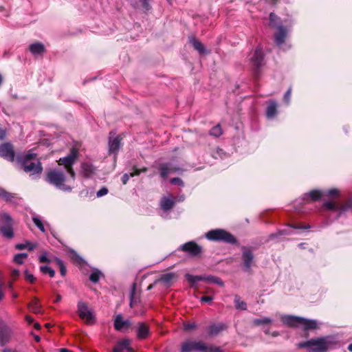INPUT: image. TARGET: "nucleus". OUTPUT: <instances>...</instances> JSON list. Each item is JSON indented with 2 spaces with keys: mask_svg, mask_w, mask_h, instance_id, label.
Here are the masks:
<instances>
[{
  "mask_svg": "<svg viewBox=\"0 0 352 352\" xmlns=\"http://www.w3.org/2000/svg\"><path fill=\"white\" fill-rule=\"evenodd\" d=\"M283 323L296 327H302L305 330L316 329H318L319 324L316 320H307L304 318L285 316L282 318Z\"/></svg>",
  "mask_w": 352,
  "mask_h": 352,
  "instance_id": "nucleus-1",
  "label": "nucleus"
},
{
  "mask_svg": "<svg viewBox=\"0 0 352 352\" xmlns=\"http://www.w3.org/2000/svg\"><path fill=\"white\" fill-rule=\"evenodd\" d=\"M36 157V154L30 151L23 157L19 159V162L21 164V167L26 173H30L31 175L41 174L43 168L40 162H32V160Z\"/></svg>",
  "mask_w": 352,
  "mask_h": 352,
  "instance_id": "nucleus-2",
  "label": "nucleus"
},
{
  "mask_svg": "<svg viewBox=\"0 0 352 352\" xmlns=\"http://www.w3.org/2000/svg\"><path fill=\"white\" fill-rule=\"evenodd\" d=\"M199 351L201 352H221L219 347L207 345L202 341H187L182 344L181 352Z\"/></svg>",
  "mask_w": 352,
  "mask_h": 352,
  "instance_id": "nucleus-3",
  "label": "nucleus"
},
{
  "mask_svg": "<svg viewBox=\"0 0 352 352\" xmlns=\"http://www.w3.org/2000/svg\"><path fill=\"white\" fill-rule=\"evenodd\" d=\"M47 181L63 191H70L72 188L64 184L65 177L63 172L58 170H52L47 175Z\"/></svg>",
  "mask_w": 352,
  "mask_h": 352,
  "instance_id": "nucleus-4",
  "label": "nucleus"
},
{
  "mask_svg": "<svg viewBox=\"0 0 352 352\" xmlns=\"http://www.w3.org/2000/svg\"><path fill=\"white\" fill-rule=\"evenodd\" d=\"M330 344V342L326 338L312 339L307 342L299 344V347L309 348L311 352H326Z\"/></svg>",
  "mask_w": 352,
  "mask_h": 352,
  "instance_id": "nucleus-5",
  "label": "nucleus"
},
{
  "mask_svg": "<svg viewBox=\"0 0 352 352\" xmlns=\"http://www.w3.org/2000/svg\"><path fill=\"white\" fill-rule=\"evenodd\" d=\"M78 157V151L76 148H72L70 151V153L65 157L60 158L57 162L58 165L64 166L67 172L69 174L70 177L73 180H74L76 177V173L73 169V165L77 160Z\"/></svg>",
  "mask_w": 352,
  "mask_h": 352,
  "instance_id": "nucleus-6",
  "label": "nucleus"
},
{
  "mask_svg": "<svg viewBox=\"0 0 352 352\" xmlns=\"http://www.w3.org/2000/svg\"><path fill=\"white\" fill-rule=\"evenodd\" d=\"M206 237L210 241H223L228 243H234L236 242L233 235L221 229L212 230L208 232Z\"/></svg>",
  "mask_w": 352,
  "mask_h": 352,
  "instance_id": "nucleus-7",
  "label": "nucleus"
},
{
  "mask_svg": "<svg viewBox=\"0 0 352 352\" xmlns=\"http://www.w3.org/2000/svg\"><path fill=\"white\" fill-rule=\"evenodd\" d=\"M12 225L13 221L9 214L0 213V232L3 236L8 239L13 237Z\"/></svg>",
  "mask_w": 352,
  "mask_h": 352,
  "instance_id": "nucleus-8",
  "label": "nucleus"
},
{
  "mask_svg": "<svg viewBox=\"0 0 352 352\" xmlns=\"http://www.w3.org/2000/svg\"><path fill=\"white\" fill-rule=\"evenodd\" d=\"M180 250L192 256H197L201 254L202 248L194 241H189L181 246Z\"/></svg>",
  "mask_w": 352,
  "mask_h": 352,
  "instance_id": "nucleus-9",
  "label": "nucleus"
},
{
  "mask_svg": "<svg viewBox=\"0 0 352 352\" xmlns=\"http://www.w3.org/2000/svg\"><path fill=\"white\" fill-rule=\"evenodd\" d=\"M78 312L80 318L87 322L90 323L93 320L91 312L88 309L85 302H79L78 304Z\"/></svg>",
  "mask_w": 352,
  "mask_h": 352,
  "instance_id": "nucleus-10",
  "label": "nucleus"
},
{
  "mask_svg": "<svg viewBox=\"0 0 352 352\" xmlns=\"http://www.w3.org/2000/svg\"><path fill=\"white\" fill-rule=\"evenodd\" d=\"M159 170L160 171V175L163 178H166L170 173L182 172V170L179 167L174 166L169 163L160 164Z\"/></svg>",
  "mask_w": 352,
  "mask_h": 352,
  "instance_id": "nucleus-11",
  "label": "nucleus"
},
{
  "mask_svg": "<svg viewBox=\"0 0 352 352\" xmlns=\"http://www.w3.org/2000/svg\"><path fill=\"white\" fill-rule=\"evenodd\" d=\"M0 157L13 162L14 160V152L12 146L9 143H5L0 146Z\"/></svg>",
  "mask_w": 352,
  "mask_h": 352,
  "instance_id": "nucleus-12",
  "label": "nucleus"
},
{
  "mask_svg": "<svg viewBox=\"0 0 352 352\" xmlns=\"http://www.w3.org/2000/svg\"><path fill=\"white\" fill-rule=\"evenodd\" d=\"M113 352H134L131 347L130 340L124 339L118 342L113 349Z\"/></svg>",
  "mask_w": 352,
  "mask_h": 352,
  "instance_id": "nucleus-13",
  "label": "nucleus"
},
{
  "mask_svg": "<svg viewBox=\"0 0 352 352\" xmlns=\"http://www.w3.org/2000/svg\"><path fill=\"white\" fill-rule=\"evenodd\" d=\"M263 58V54L262 50L261 48H256L251 58V61L255 69H258L262 65Z\"/></svg>",
  "mask_w": 352,
  "mask_h": 352,
  "instance_id": "nucleus-14",
  "label": "nucleus"
},
{
  "mask_svg": "<svg viewBox=\"0 0 352 352\" xmlns=\"http://www.w3.org/2000/svg\"><path fill=\"white\" fill-rule=\"evenodd\" d=\"M242 258L245 270H250L253 261V254L251 251L248 249L243 248Z\"/></svg>",
  "mask_w": 352,
  "mask_h": 352,
  "instance_id": "nucleus-15",
  "label": "nucleus"
},
{
  "mask_svg": "<svg viewBox=\"0 0 352 352\" xmlns=\"http://www.w3.org/2000/svg\"><path fill=\"white\" fill-rule=\"evenodd\" d=\"M131 326V322L128 320H123L121 315H118L116 317L114 322L115 329L118 331H122L123 329H126L129 328Z\"/></svg>",
  "mask_w": 352,
  "mask_h": 352,
  "instance_id": "nucleus-16",
  "label": "nucleus"
},
{
  "mask_svg": "<svg viewBox=\"0 0 352 352\" xmlns=\"http://www.w3.org/2000/svg\"><path fill=\"white\" fill-rule=\"evenodd\" d=\"M11 330L6 327H0V344L4 346L8 344L11 339Z\"/></svg>",
  "mask_w": 352,
  "mask_h": 352,
  "instance_id": "nucleus-17",
  "label": "nucleus"
},
{
  "mask_svg": "<svg viewBox=\"0 0 352 352\" xmlns=\"http://www.w3.org/2000/svg\"><path fill=\"white\" fill-rule=\"evenodd\" d=\"M81 173L85 177H90L96 173L95 167L90 163L84 162L81 164Z\"/></svg>",
  "mask_w": 352,
  "mask_h": 352,
  "instance_id": "nucleus-18",
  "label": "nucleus"
},
{
  "mask_svg": "<svg viewBox=\"0 0 352 352\" xmlns=\"http://www.w3.org/2000/svg\"><path fill=\"white\" fill-rule=\"evenodd\" d=\"M278 31L275 34V41L277 45L280 46L285 41L286 37V30L283 26H280L277 28Z\"/></svg>",
  "mask_w": 352,
  "mask_h": 352,
  "instance_id": "nucleus-19",
  "label": "nucleus"
},
{
  "mask_svg": "<svg viewBox=\"0 0 352 352\" xmlns=\"http://www.w3.org/2000/svg\"><path fill=\"white\" fill-rule=\"evenodd\" d=\"M120 139L119 137L112 138L111 136L109 138V150L110 153H116L120 148Z\"/></svg>",
  "mask_w": 352,
  "mask_h": 352,
  "instance_id": "nucleus-20",
  "label": "nucleus"
},
{
  "mask_svg": "<svg viewBox=\"0 0 352 352\" xmlns=\"http://www.w3.org/2000/svg\"><path fill=\"white\" fill-rule=\"evenodd\" d=\"M28 307L30 311L35 314L41 313V305L37 298L34 297L32 300L28 305Z\"/></svg>",
  "mask_w": 352,
  "mask_h": 352,
  "instance_id": "nucleus-21",
  "label": "nucleus"
},
{
  "mask_svg": "<svg viewBox=\"0 0 352 352\" xmlns=\"http://www.w3.org/2000/svg\"><path fill=\"white\" fill-rule=\"evenodd\" d=\"M146 171H147V168H146V167H144L142 169H138L137 168H134L133 171L132 173H131L129 175L126 173L122 176V182L123 184H126L127 183V182L129 181L130 177L137 176V175H139L140 174V173H145Z\"/></svg>",
  "mask_w": 352,
  "mask_h": 352,
  "instance_id": "nucleus-22",
  "label": "nucleus"
},
{
  "mask_svg": "<svg viewBox=\"0 0 352 352\" xmlns=\"http://www.w3.org/2000/svg\"><path fill=\"white\" fill-rule=\"evenodd\" d=\"M175 275L174 273H167V274H163L160 279L157 280L155 282V284L157 283H160V282H162L165 285H170L172 282L173 281V280L175 279Z\"/></svg>",
  "mask_w": 352,
  "mask_h": 352,
  "instance_id": "nucleus-23",
  "label": "nucleus"
},
{
  "mask_svg": "<svg viewBox=\"0 0 352 352\" xmlns=\"http://www.w3.org/2000/svg\"><path fill=\"white\" fill-rule=\"evenodd\" d=\"M175 201L171 197H164L161 199L160 201L161 208L165 211L170 210L173 207Z\"/></svg>",
  "mask_w": 352,
  "mask_h": 352,
  "instance_id": "nucleus-24",
  "label": "nucleus"
},
{
  "mask_svg": "<svg viewBox=\"0 0 352 352\" xmlns=\"http://www.w3.org/2000/svg\"><path fill=\"white\" fill-rule=\"evenodd\" d=\"M149 335V329L147 325L144 323L140 324L138 328V338L144 339Z\"/></svg>",
  "mask_w": 352,
  "mask_h": 352,
  "instance_id": "nucleus-25",
  "label": "nucleus"
},
{
  "mask_svg": "<svg viewBox=\"0 0 352 352\" xmlns=\"http://www.w3.org/2000/svg\"><path fill=\"white\" fill-rule=\"evenodd\" d=\"M30 51L32 54H41L45 51L44 45L41 43H35L30 45Z\"/></svg>",
  "mask_w": 352,
  "mask_h": 352,
  "instance_id": "nucleus-26",
  "label": "nucleus"
},
{
  "mask_svg": "<svg viewBox=\"0 0 352 352\" xmlns=\"http://www.w3.org/2000/svg\"><path fill=\"white\" fill-rule=\"evenodd\" d=\"M0 198L10 202H15L17 199L16 195L6 192L3 188H0Z\"/></svg>",
  "mask_w": 352,
  "mask_h": 352,
  "instance_id": "nucleus-27",
  "label": "nucleus"
},
{
  "mask_svg": "<svg viewBox=\"0 0 352 352\" xmlns=\"http://www.w3.org/2000/svg\"><path fill=\"white\" fill-rule=\"evenodd\" d=\"M269 19H270L269 25L270 27H272L273 28H278V27L283 26L281 25L280 19L278 16H277L275 14H274L273 12H271L270 14Z\"/></svg>",
  "mask_w": 352,
  "mask_h": 352,
  "instance_id": "nucleus-28",
  "label": "nucleus"
},
{
  "mask_svg": "<svg viewBox=\"0 0 352 352\" xmlns=\"http://www.w3.org/2000/svg\"><path fill=\"white\" fill-rule=\"evenodd\" d=\"M190 43L200 54H204L205 52L204 45L195 37L190 38Z\"/></svg>",
  "mask_w": 352,
  "mask_h": 352,
  "instance_id": "nucleus-29",
  "label": "nucleus"
},
{
  "mask_svg": "<svg viewBox=\"0 0 352 352\" xmlns=\"http://www.w3.org/2000/svg\"><path fill=\"white\" fill-rule=\"evenodd\" d=\"M36 243H32L28 241H26L23 243H18L15 245V248L19 250L28 249L29 251L33 250L36 247Z\"/></svg>",
  "mask_w": 352,
  "mask_h": 352,
  "instance_id": "nucleus-30",
  "label": "nucleus"
},
{
  "mask_svg": "<svg viewBox=\"0 0 352 352\" xmlns=\"http://www.w3.org/2000/svg\"><path fill=\"white\" fill-rule=\"evenodd\" d=\"M276 108L277 104L276 102L272 101L269 103L266 111V115L267 118H272L276 115Z\"/></svg>",
  "mask_w": 352,
  "mask_h": 352,
  "instance_id": "nucleus-31",
  "label": "nucleus"
},
{
  "mask_svg": "<svg viewBox=\"0 0 352 352\" xmlns=\"http://www.w3.org/2000/svg\"><path fill=\"white\" fill-rule=\"evenodd\" d=\"M324 206L331 210H336V211H342L345 210V207L344 206H342L340 204L335 203V202H327L324 204Z\"/></svg>",
  "mask_w": 352,
  "mask_h": 352,
  "instance_id": "nucleus-32",
  "label": "nucleus"
},
{
  "mask_svg": "<svg viewBox=\"0 0 352 352\" xmlns=\"http://www.w3.org/2000/svg\"><path fill=\"white\" fill-rule=\"evenodd\" d=\"M224 329H225V325L223 324L211 325L208 328V333L210 336L217 335V333H219L220 331H221Z\"/></svg>",
  "mask_w": 352,
  "mask_h": 352,
  "instance_id": "nucleus-33",
  "label": "nucleus"
},
{
  "mask_svg": "<svg viewBox=\"0 0 352 352\" xmlns=\"http://www.w3.org/2000/svg\"><path fill=\"white\" fill-rule=\"evenodd\" d=\"M234 304L236 308L241 310L246 309V303L241 300V298L238 296H236L234 298Z\"/></svg>",
  "mask_w": 352,
  "mask_h": 352,
  "instance_id": "nucleus-34",
  "label": "nucleus"
},
{
  "mask_svg": "<svg viewBox=\"0 0 352 352\" xmlns=\"http://www.w3.org/2000/svg\"><path fill=\"white\" fill-rule=\"evenodd\" d=\"M28 255L27 253L17 254L14 257V261L17 264H23L24 260L28 258Z\"/></svg>",
  "mask_w": 352,
  "mask_h": 352,
  "instance_id": "nucleus-35",
  "label": "nucleus"
},
{
  "mask_svg": "<svg viewBox=\"0 0 352 352\" xmlns=\"http://www.w3.org/2000/svg\"><path fill=\"white\" fill-rule=\"evenodd\" d=\"M210 134L214 137H219L222 134V129L219 124H217L212 128Z\"/></svg>",
  "mask_w": 352,
  "mask_h": 352,
  "instance_id": "nucleus-36",
  "label": "nucleus"
},
{
  "mask_svg": "<svg viewBox=\"0 0 352 352\" xmlns=\"http://www.w3.org/2000/svg\"><path fill=\"white\" fill-rule=\"evenodd\" d=\"M204 280L208 282V283H216L220 286H223V282L221 280V279H219V278L217 277H215V276H208V277H204Z\"/></svg>",
  "mask_w": 352,
  "mask_h": 352,
  "instance_id": "nucleus-37",
  "label": "nucleus"
},
{
  "mask_svg": "<svg viewBox=\"0 0 352 352\" xmlns=\"http://www.w3.org/2000/svg\"><path fill=\"white\" fill-rule=\"evenodd\" d=\"M186 279L189 283L191 284L195 283L197 281L199 280H204V277L200 276H192L190 274H186Z\"/></svg>",
  "mask_w": 352,
  "mask_h": 352,
  "instance_id": "nucleus-38",
  "label": "nucleus"
},
{
  "mask_svg": "<svg viewBox=\"0 0 352 352\" xmlns=\"http://www.w3.org/2000/svg\"><path fill=\"white\" fill-rule=\"evenodd\" d=\"M32 220H33L34 224L38 227V228L42 232H45V227H44V225H43V222L41 221V220L37 217H33Z\"/></svg>",
  "mask_w": 352,
  "mask_h": 352,
  "instance_id": "nucleus-39",
  "label": "nucleus"
},
{
  "mask_svg": "<svg viewBox=\"0 0 352 352\" xmlns=\"http://www.w3.org/2000/svg\"><path fill=\"white\" fill-rule=\"evenodd\" d=\"M40 270L43 274H48L50 277H54L55 275L54 270L48 266H41Z\"/></svg>",
  "mask_w": 352,
  "mask_h": 352,
  "instance_id": "nucleus-40",
  "label": "nucleus"
},
{
  "mask_svg": "<svg viewBox=\"0 0 352 352\" xmlns=\"http://www.w3.org/2000/svg\"><path fill=\"white\" fill-rule=\"evenodd\" d=\"M309 196L313 201H316L322 197V193L319 190H314L309 192Z\"/></svg>",
  "mask_w": 352,
  "mask_h": 352,
  "instance_id": "nucleus-41",
  "label": "nucleus"
},
{
  "mask_svg": "<svg viewBox=\"0 0 352 352\" xmlns=\"http://www.w3.org/2000/svg\"><path fill=\"white\" fill-rule=\"evenodd\" d=\"M100 275L101 273L99 271L93 272L89 276V279L92 282L96 283L99 280Z\"/></svg>",
  "mask_w": 352,
  "mask_h": 352,
  "instance_id": "nucleus-42",
  "label": "nucleus"
},
{
  "mask_svg": "<svg viewBox=\"0 0 352 352\" xmlns=\"http://www.w3.org/2000/svg\"><path fill=\"white\" fill-rule=\"evenodd\" d=\"M56 263L59 265L60 267V274L64 276L65 274H66V267L64 265L63 261L61 260H60L59 258H56Z\"/></svg>",
  "mask_w": 352,
  "mask_h": 352,
  "instance_id": "nucleus-43",
  "label": "nucleus"
},
{
  "mask_svg": "<svg viewBox=\"0 0 352 352\" xmlns=\"http://www.w3.org/2000/svg\"><path fill=\"white\" fill-rule=\"evenodd\" d=\"M271 322V320L268 318H265L263 319H256L254 320V324L255 325H261L263 324H268Z\"/></svg>",
  "mask_w": 352,
  "mask_h": 352,
  "instance_id": "nucleus-44",
  "label": "nucleus"
},
{
  "mask_svg": "<svg viewBox=\"0 0 352 352\" xmlns=\"http://www.w3.org/2000/svg\"><path fill=\"white\" fill-rule=\"evenodd\" d=\"M170 183L172 184L178 185V186H184L183 181L180 178H178V177H175V178L171 179H170Z\"/></svg>",
  "mask_w": 352,
  "mask_h": 352,
  "instance_id": "nucleus-45",
  "label": "nucleus"
},
{
  "mask_svg": "<svg viewBox=\"0 0 352 352\" xmlns=\"http://www.w3.org/2000/svg\"><path fill=\"white\" fill-rule=\"evenodd\" d=\"M25 279L31 283L34 282L35 278L33 274H30L28 271L25 272Z\"/></svg>",
  "mask_w": 352,
  "mask_h": 352,
  "instance_id": "nucleus-46",
  "label": "nucleus"
},
{
  "mask_svg": "<svg viewBox=\"0 0 352 352\" xmlns=\"http://www.w3.org/2000/svg\"><path fill=\"white\" fill-rule=\"evenodd\" d=\"M50 260L47 257V253L44 252L42 255L39 256V262L40 263H49Z\"/></svg>",
  "mask_w": 352,
  "mask_h": 352,
  "instance_id": "nucleus-47",
  "label": "nucleus"
},
{
  "mask_svg": "<svg viewBox=\"0 0 352 352\" xmlns=\"http://www.w3.org/2000/svg\"><path fill=\"white\" fill-rule=\"evenodd\" d=\"M107 193H108V189L105 187H103L97 192V196L98 197H102V196L107 195Z\"/></svg>",
  "mask_w": 352,
  "mask_h": 352,
  "instance_id": "nucleus-48",
  "label": "nucleus"
},
{
  "mask_svg": "<svg viewBox=\"0 0 352 352\" xmlns=\"http://www.w3.org/2000/svg\"><path fill=\"white\" fill-rule=\"evenodd\" d=\"M196 325L195 323H187L184 324V329L186 331L194 329Z\"/></svg>",
  "mask_w": 352,
  "mask_h": 352,
  "instance_id": "nucleus-49",
  "label": "nucleus"
},
{
  "mask_svg": "<svg viewBox=\"0 0 352 352\" xmlns=\"http://www.w3.org/2000/svg\"><path fill=\"white\" fill-rule=\"evenodd\" d=\"M291 93H292V89L289 88L287 92L285 93V96H284V100L285 101L287 102V103H289V98H290V96H291Z\"/></svg>",
  "mask_w": 352,
  "mask_h": 352,
  "instance_id": "nucleus-50",
  "label": "nucleus"
},
{
  "mask_svg": "<svg viewBox=\"0 0 352 352\" xmlns=\"http://www.w3.org/2000/svg\"><path fill=\"white\" fill-rule=\"evenodd\" d=\"M213 300L212 296H202L201 298V302H210Z\"/></svg>",
  "mask_w": 352,
  "mask_h": 352,
  "instance_id": "nucleus-51",
  "label": "nucleus"
},
{
  "mask_svg": "<svg viewBox=\"0 0 352 352\" xmlns=\"http://www.w3.org/2000/svg\"><path fill=\"white\" fill-rule=\"evenodd\" d=\"M328 195L330 196H337L338 195V191L336 189H331L328 191Z\"/></svg>",
  "mask_w": 352,
  "mask_h": 352,
  "instance_id": "nucleus-52",
  "label": "nucleus"
},
{
  "mask_svg": "<svg viewBox=\"0 0 352 352\" xmlns=\"http://www.w3.org/2000/svg\"><path fill=\"white\" fill-rule=\"evenodd\" d=\"M12 276L15 278L19 275V272L17 270H13L11 274Z\"/></svg>",
  "mask_w": 352,
  "mask_h": 352,
  "instance_id": "nucleus-53",
  "label": "nucleus"
},
{
  "mask_svg": "<svg viewBox=\"0 0 352 352\" xmlns=\"http://www.w3.org/2000/svg\"><path fill=\"white\" fill-rule=\"evenodd\" d=\"M3 283L0 279V300L3 299V293L2 292V287H3Z\"/></svg>",
  "mask_w": 352,
  "mask_h": 352,
  "instance_id": "nucleus-54",
  "label": "nucleus"
},
{
  "mask_svg": "<svg viewBox=\"0 0 352 352\" xmlns=\"http://www.w3.org/2000/svg\"><path fill=\"white\" fill-rule=\"evenodd\" d=\"M25 319L28 324L33 322V318L30 316H25Z\"/></svg>",
  "mask_w": 352,
  "mask_h": 352,
  "instance_id": "nucleus-55",
  "label": "nucleus"
},
{
  "mask_svg": "<svg viewBox=\"0 0 352 352\" xmlns=\"http://www.w3.org/2000/svg\"><path fill=\"white\" fill-rule=\"evenodd\" d=\"M141 1H142V3H143L144 7L146 10H148V7H149V6H148V1H149L150 0H141Z\"/></svg>",
  "mask_w": 352,
  "mask_h": 352,
  "instance_id": "nucleus-56",
  "label": "nucleus"
},
{
  "mask_svg": "<svg viewBox=\"0 0 352 352\" xmlns=\"http://www.w3.org/2000/svg\"><path fill=\"white\" fill-rule=\"evenodd\" d=\"M62 296L60 294H57L54 300V302H58L61 300Z\"/></svg>",
  "mask_w": 352,
  "mask_h": 352,
  "instance_id": "nucleus-57",
  "label": "nucleus"
},
{
  "mask_svg": "<svg viewBox=\"0 0 352 352\" xmlns=\"http://www.w3.org/2000/svg\"><path fill=\"white\" fill-rule=\"evenodd\" d=\"M6 136V132L3 130L0 131V140H3Z\"/></svg>",
  "mask_w": 352,
  "mask_h": 352,
  "instance_id": "nucleus-58",
  "label": "nucleus"
},
{
  "mask_svg": "<svg viewBox=\"0 0 352 352\" xmlns=\"http://www.w3.org/2000/svg\"><path fill=\"white\" fill-rule=\"evenodd\" d=\"M34 328H35L36 329H38H38H41V325H40V324H39V323H38V322L34 323Z\"/></svg>",
  "mask_w": 352,
  "mask_h": 352,
  "instance_id": "nucleus-59",
  "label": "nucleus"
},
{
  "mask_svg": "<svg viewBox=\"0 0 352 352\" xmlns=\"http://www.w3.org/2000/svg\"><path fill=\"white\" fill-rule=\"evenodd\" d=\"M134 304H135V300H133V298L132 296L131 298V302H130L131 307H133L134 306Z\"/></svg>",
  "mask_w": 352,
  "mask_h": 352,
  "instance_id": "nucleus-60",
  "label": "nucleus"
},
{
  "mask_svg": "<svg viewBox=\"0 0 352 352\" xmlns=\"http://www.w3.org/2000/svg\"><path fill=\"white\" fill-rule=\"evenodd\" d=\"M60 352H73V351H69V350H68V349H61L60 350Z\"/></svg>",
  "mask_w": 352,
  "mask_h": 352,
  "instance_id": "nucleus-61",
  "label": "nucleus"
},
{
  "mask_svg": "<svg viewBox=\"0 0 352 352\" xmlns=\"http://www.w3.org/2000/svg\"><path fill=\"white\" fill-rule=\"evenodd\" d=\"M348 349L352 352V343L351 344L349 345L348 346Z\"/></svg>",
  "mask_w": 352,
  "mask_h": 352,
  "instance_id": "nucleus-62",
  "label": "nucleus"
},
{
  "mask_svg": "<svg viewBox=\"0 0 352 352\" xmlns=\"http://www.w3.org/2000/svg\"><path fill=\"white\" fill-rule=\"evenodd\" d=\"M152 288H153V285H150L148 287L147 289H148V290H150V289H151Z\"/></svg>",
  "mask_w": 352,
  "mask_h": 352,
  "instance_id": "nucleus-63",
  "label": "nucleus"
},
{
  "mask_svg": "<svg viewBox=\"0 0 352 352\" xmlns=\"http://www.w3.org/2000/svg\"><path fill=\"white\" fill-rule=\"evenodd\" d=\"M278 333L277 332H274V333H273L272 336H274V337L276 336H278Z\"/></svg>",
  "mask_w": 352,
  "mask_h": 352,
  "instance_id": "nucleus-64",
  "label": "nucleus"
}]
</instances>
